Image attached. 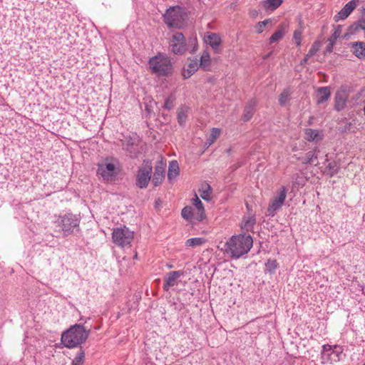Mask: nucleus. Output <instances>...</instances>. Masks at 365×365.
<instances>
[{
	"mask_svg": "<svg viewBox=\"0 0 365 365\" xmlns=\"http://www.w3.org/2000/svg\"><path fill=\"white\" fill-rule=\"evenodd\" d=\"M253 240L248 235H234L225 245V251L232 259H238L246 255L252 248Z\"/></svg>",
	"mask_w": 365,
	"mask_h": 365,
	"instance_id": "1",
	"label": "nucleus"
},
{
	"mask_svg": "<svg viewBox=\"0 0 365 365\" xmlns=\"http://www.w3.org/2000/svg\"><path fill=\"white\" fill-rule=\"evenodd\" d=\"M81 324H75L61 335L62 344L68 348H74L86 341L90 334Z\"/></svg>",
	"mask_w": 365,
	"mask_h": 365,
	"instance_id": "2",
	"label": "nucleus"
},
{
	"mask_svg": "<svg viewBox=\"0 0 365 365\" xmlns=\"http://www.w3.org/2000/svg\"><path fill=\"white\" fill-rule=\"evenodd\" d=\"M148 64L151 72L160 76H168L173 71L170 58L163 53H158L150 58Z\"/></svg>",
	"mask_w": 365,
	"mask_h": 365,
	"instance_id": "3",
	"label": "nucleus"
},
{
	"mask_svg": "<svg viewBox=\"0 0 365 365\" xmlns=\"http://www.w3.org/2000/svg\"><path fill=\"white\" fill-rule=\"evenodd\" d=\"M55 222L61 228L63 235L68 236L78 228L80 220L76 215L68 213L59 216Z\"/></svg>",
	"mask_w": 365,
	"mask_h": 365,
	"instance_id": "4",
	"label": "nucleus"
},
{
	"mask_svg": "<svg viewBox=\"0 0 365 365\" xmlns=\"http://www.w3.org/2000/svg\"><path fill=\"white\" fill-rule=\"evenodd\" d=\"M134 238V233L127 227H116L112 233V239L115 245L120 247L130 246Z\"/></svg>",
	"mask_w": 365,
	"mask_h": 365,
	"instance_id": "5",
	"label": "nucleus"
},
{
	"mask_svg": "<svg viewBox=\"0 0 365 365\" xmlns=\"http://www.w3.org/2000/svg\"><path fill=\"white\" fill-rule=\"evenodd\" d=\"M163 18L168 27L178 28L184 20V12L180 6L170 7L167 9Z\"/></svg>",
	"mask_w": 365,
	"mask_h": 365,
	"instance_id": "6",
	"label": "nucleus"
},
{
	"mask_svg": "<svg viewBox=\"0 0 365 365\" xmlns=\"http://www.w3.org/2000/svg\"><path fill=\"white\" fill-rule=\"evenodd\" d=\"M118 163L116 160H108L98 165L97 173L105 181H112L117 175Z\"/></svg>",
	"mask_w": 365,
	"mask_h": 365,
	"instance_id": "7",
	"label": "nucleus"
},
{
	"mask_svg": "<svg viewBox=\"0 0 365 365\" xmlns=\"http://www.w3.org/2000/svg\"><path fill=\"white\" fill-rule=\"evenodd\" d=\"M288 192L287 187L282 186L277 190L267 207V215L273 217L284 205Z\"/></svg>",
	"mask_w": 365,
	"mask_h": 365,
	"instance_id": "8",
	"label": "nucleus"
},
{
	"mask_svg": "<svg viewBox=\"0 0 365 365\" xmlns=\"http://www.w3.org/2000/svg\"><path fill=\"white\" fill-rule=\"evenodd\" d=\"M153 170L152 163L149 160H144L143 165L139 168L136 176V185L140 188L147 187L150 179Z\"/></svg>",
	"mask_w": 365,
	"mask_h": 365,
	"instance_id": "9",
	"label": "nucleus"
},
{
	"mask_svg": "<svg viewBox=\"0 0 365 365\" xmlns=\"http://www.w3.org/2000/svg\"><path fill=\"white\" fill-rule=\"evenodd\" d=\"M169 47L175 55H183L187 50L185 38L182 33L176 32L169 40Z\"/></svg>",
	"mask_w": 365,
	"mask_h": 365,
	"instance_id": "10",
	"label": "nucleus"
},
{
	"mask_svg": "<svg viewBox=\"0 0 365 365\" xmlns=\"http://www.w3.org/2000/svg\"><path fill=\"white\" fill-rule=\"evenodd\" d=\"M343 353L341 346L335 345L334 346L324 344L322 346V358L327 361H338L340 360Z\"/></svg>",
	"mask_w": 365,
	"mask_h": 365,
	"instance_id": "11",
	"label": "nucleus"
},
{
	"mask_svg": "<svg viewBox=\"0 0 365 365\" xmlns=\"http://www.w3.org/2000/svg\"><path fill=\"white\" fill-rule=\"evenodd\" d=\"M349 88L347 86H341L336 91L334 97V109L337 111H341L346 106V102L349 98Z\"/></svg>",
	"mask_w": 365,
	"mask_h": 365,
	"instance_id": "12",
	"label": "nucleus"
},
{
	"mask_svg": "<svg viewBox=\"0 0 365 365\" xmlns=\"http://www.w3.org/2000/svg\"><path fill=\"white\" fill-rule=\"evenodd\" d=\"M184 276V272L182 270L172 271L168 272L163 279V289L168 291L170 287H173L178 284L180 278Z\"/></svg>",
	"mask_w": 365,
	"mask_h": 365,
	"instance_id": "13",
	"label": "nucleus"
},
{
	"mask_svg": "<svg viewBox=\"0 0 365 365\" xmlns=\"http://www.w3.org/2000/svg\"><path fill=\"white\" fill-rule=\"evenodd\" d=\"M205 42L213 49L215 53L219 54L221 53L222 50L220 46L222 39L218 34L215 33H207Z\"/></svg>",
	"mask_w": 365,
	"mask_h": 365,
	"instance_id": "14",
	"label": "nucleus"
},
{
	"mask_svg": "<svg viewBox=\"0 0 365 365\" xmlns=\"http://www.w3.org/2000/svg\"><path fill=\"white\" fill-rule=\"evenodd\" d=\"M358 0H351L349 1L341 9V11L334 16V19L336 21H339V20H344L346 19L350 14L353 11V10L357 6Z\"/></svg>",
	"mask_w": 365,
	"mask_h": 365,
	"instance_id": "15",
	"label": "nucleus"
},
{
	"mask_svg": "<svg viewBox=\"0 0 365 365\" xmlns=\"http://www.w3.org/2000/svg\"><path fill=\"white\" fill-rule=\"evenodd\" d=\"M200 68L197 58L187 59V68L182 71V76L184 78H188L193 75L197 69Z\"/></svg>",
	"mask_w": 365,
	"mask_h": 365,
	"instance_id": "16",
	"label": "nucleus"
},
{
	"mask_svg": "<svg viewBox=\"0 0 365 365\" xmlns=\"http://www.w3.org/2000/svg\"><path fill=\"white\" fill-rule=\"evenodd\" d=\"M165 167L163 163H160L155 168L152 182L155 186H158L165 178Z\"/></svg>",
	"mask_w": 365,
	"mask_h": 365,
	"instance_id": "17",
	"label": "nucleus"
},
{
	"mask_svg": "<svg viewBox=\"0 0 365 365\" xmlns=\"http://www.w3.org/2000/svg\"><path fill=\"white\" fill-rule=\"evenodd\" d=\"M351 52L361 60H365V43L361 41L351 43Z\"/></svg>",
	"mask_w": 365,
	"mask_h": 365,
	"instance_id": "18",
	"label": "nucleus"
},
{
	"mask_svg": "<svg viewBox=\"0 0 365 365\" xmlns=\"http://www.w3.org/2000/svg\"><path fill=\"white\" fill-rule=\"evenodd\" d=\"M331 96L329 87H320L317 89V104H323L327 102Z\"/></svg>",
	"mask_w": 365,
	"mask_h": 365,
	"instance_id": "19",
	"label": "nucleus"
},
{
	"mask_svg": "<svg viewBox=\"0 0 365 365\" xmlns=\"http://www.w3.org/2000/svg\"><path fill=\"white\" fill-rule=\"evenodd\" d=\"M256 105L257 101L255 99H252L245 106L242 116L244 121H248L251 119L254 114Z\"/></svg>",
	"mask_w": 365,
	"mask_h": 365,
	"instance_id": "20",
	"label": "nucleus"
},
{
	"mask_svg": "<svg viewBox=\"0 0 365 365\" xmlns=\"http://www.w3.org/2000/svg\"><path fill=\"white\" fill-rule=\"evenodd\" d=\"M200 67L204 71H210L211 66V58L210 53L207 51H203L200 59Z\"/></svg>",
	"mask_w": 365,
	"mask_h": 365,
	"instance_id": "21",
	"label": "nucleus"
},
{
	"mask_svg": "<svg viewBox=\"0 0 365 365\" xmlns=\"http://www.w3.org/2000/svg\"><path fill=\"white\" fill-rule=\"evenodd\" d=\"M287 31V26L285 24H282L279 26L277 30L270 36L269 43H273L282 39Z\"/></svg>",
	"mask_w": 365,
	"mask_h": 365,
	"instance_id": "22",
	"label": "nucleus"
},
{
	"mask_svg": "<svg viewBox=\"0 0 365 365\" xmlns=\"http://www.w3.org/2000/svg\"><path fill=\"white\" fill-rule=\"evenodd\" d=\"M304 138L308 141H319L322 138L321 132L318 130L307 128L304 131Z\"/></svg>",
	"mask_w": 365,
	"mask_h": 365,
	"instance_id": "23",
	"label": "nucleus"
},
{
	"mask_svg": "<svg viewBox=\"0 0 365 365\" xmlns=\"http://www.w3.org/2000/svg\"><path fill=\"white\" fill-rule=\"evenodd\" d=\"M192 204L195 207V208L197 210V215L196 216V220L197 221H202L205 217V212H204V207L202 202L201 200L198 198L197 195H195V198L192 200Z\"/></svg>",
	"mask_w": 365,
	"mask_h": 365,
	"instance_id": "24",
	"label": "nucleus"
},
{
	"mask_svg": "<svg viewBox=\"0 0 365 365\" xmlns=\"http://www.w3.org/2000/svg\"><path fill=\"white\" fill-rule=\"evenodd\" d=\"M179 173L178 163L175 160H173L170 163L168 167V178L169 180H172L175 178Z\"/></svg>",
	"mask_w": 365,
	"mask_h": 365,
	"instance_id": "25",
	"label": "nucleus"
},
{
	"mask_svg": "<svg viewBox=\"0 0 365 365\" xmlns=\"http://www.w3.org/2000/svg\"><path fill=\"white\" fill-rule=\"evenodd\" d=\"M292 90L289 88L284 89L279 96V103L281 106H285L290 101Z\"/></svg>",
	"mask_w": 365,
	"mask_h": 365,
	"instance_id": "26",
	"label": "nucleus"
},
{
	"mask_svg": "<svg viewBox=\"0 0 365 365\" xmlns=\"http://www.w3.org/2000/svg\"><path fill=\"white\" fill-rule=\"evenodd\" d=\"M256 223L255 217L254 215L245 217L243 219L242 224V229L245 231L249 232L252 230Z\"/></svg>",
	"mask_w": 365,
	"mask_h": 365,
	"instance_id": "27",
	"label": "nucleus"
},
{
	"mask_svg": "<svg viewBox=\"0 0 365 365\" xmlns=\"http://www.w3.org/2000/svg\"><path fill=\"white\" fill-rule=\"evenodd\" d=\"M200 197L207 201H209L211 198L212 189L208 184H204L201 186L199 190Z\"/></svg>",
	"mask_w": 365,
	"mask_h": 365,
	"instance_id": "28",
	"label": "nucleus"
},
{
	"mask_svg": "<svg viewBox=\"0 0 365 365\" xmlns=\"http://www.w3.org/2000/svg\"><path fill=\"white\" fill-rule=\"evenodd\" d=\"M206 242V240L203 237H194L190 238L186 240L185 245L187 247H199L203 245Z\"/></svg>",
	"mask_w": 365,
	"mask_h": 365,
	"instance_id": "29",
	"label": "nucleus"
},
{
	"mask_svg": "<svg viewBox=\"0 0 365 365\" xmlns=\"http://www.w3.org/2000/svg\"><path fill=\"white\" fill-rule=\"evenodd\" d=\"M359 28L365 30V8L363 9L362 14L358 22L350 27L351 30L356 31Z\"/></svg>",
	"mask_w": 365,
	"mask_h": 365,
	"instance_id": "30",
	"label": "nucleus"
},
{
	"mask_svg": "<svg viewBox=\"0 0 365 365\" xmlns=\"http://www.w3.org/2000/svg\"><path fill=\"white\" fill-rule=\"evenodd\" d=\"M187 108H180L178 110V121L180 125H182L187 120Z\"/></svg>",
	"mask_w": 365,
	"mask_h": 365,
	"instance_id": "31",
	"label": "nucleus"
},
{
	"mask_svg": "<svg viewBox=\"0 0 365 365\" xmlns=\"http://www.w3.org/2000/svg\"><path fill=\"white\" fill-rule=\"evenodd\" d=\"M302 34H303V28L302 26L297 29L294 31L293 39L295 41V43L297 46H301L302 39Z\"/></svg>",
	"mask_w": 365,
	"mask_h": 365,
	"instance_id": "32",
	"label": "nucleus"
},
{
	"mask_svg": "<svg viewBox=\"0 0 365 365\" xmlns=\"http://www.w3.org/2000/svg\"><path fill=\"white\" fill-rule=\"evenodd\" d=\"M282 2V0H266L264 6L267 9L274 10L281 5Z\"/></svg>",
	"mask_w": 365,
	"mask_h": 365,
	"instance_id": "33",
	"label": "nucleus"
},
{
	"mask_svg": "<svg viewBox=\"0 0 365 365\" xmlns=\"http://www.w3.org/2000/svg\"><path fill=\"white\" fill-rule=\"evenodd\" d=\"M316 159H317V155L315 153V150L309 151L306 153L305 158L302 159V163L312 164Z\"/></svg>",
	"mask_w": 365,
	"mask_h": 365,
	"instance_id": "34",
	"label": "nucleus"
},
{
	"mask_svg": "<svg viewBox=\"0 0 365 365\" xmlns=\"http://www.w3.org/2000/svg\"><path fill=\"white\" fill-rule=\"evenodd\" d=\"M338 170H339V166H338L337 163L334 161L329 163L326 167V171L330 175H334L336 173H337Z\"/></svg>",
	"mask_w": 365,
	"mask_h": 365,
	"instance_id": "35",
	"label": "nucleus"
},
{
	"mask_svg": "<svg viewBox=\"0 0 365 365\" xmlns=\"http://www.w3.org/2000/svg\"><path fill=\"white\" fill-rule=\"evenodd\" d=\"M221 130L219 128H213L209 137V145H211L220 135Z\"/></svg>",
	"mask_w": 365,
	"mask_h": 365,
	"instance_id": "36",
	"label": "nucleus"
},
{
	"mask_svg": "<svg viewBox=\"0 0 365 365\" xmlns=\"http://www.w3.org/2000/svg\"><path fill=\"white\" fill-rule=\"evenodd\" d=\"M187 48H190V53H194L197 51L198 45L197 40L196 37H192L188 39V46Z\"/></svg>",
	"mask_w": 365,
	"mask_h": 365,
	"instance_id": "37",
	"label": "nucleus"
},
{
	"mask_svg": "<svg viewBox=\"0 0 365 365\" xmlns=\"http://www.w3.org/2000/svg\"><path fill=\"white\" fill-rule=\"evenodd\" d=\"M181 215L184 219H185L187 220H190L193 216V212H192V207H185L182 210Z\"/></svg>",
	"mask_w": 365,
	"mask_h": 365,
	"instance_id": "38",
	"label": "nucleus"
},
{
	"mask_svg": "<svg viewBox=\"0 0 365 365\" xmlns=\"http://www.w3.org/2000/svg\"><path fill=\"white\" fill-rule=\"evenodd\" d=\"M321 42L319 41H316L312 44V47L308 51V56H313L317 53V52L320 49Z\"/></svg>",
	"mask_w": 365,
	"mask_h": 365,
	"instance_id": "39",
	"label": "nucleus"
},
{
	"mask_svg": "<svg viewBox=\"0 0 365 365\" xmlns=\"http://www.w3.org/2000/svg\"><path fill=\"white\" fill-rule=\"evenodd\" d=\"M85 356V353L80 350L73 360L72 365H81Z\"/></svg>",
	"mask_w": 365,
	"mask_h": 365,
	"instance_id": "40",
	"label": "nucleus"
},
{
	"mask_svg": "<svg viewBox=\"0 0 365 365\" xmlns=\"http://www.w3.org/2000/svg\"><path fill=\"white\" fill-rule=\"evenodd\" d=\"M342 31V26L340 25L336 26L334 28V31L330 38L329 39V41H334L335 42L336 40L340 36Z\"/></svg>",
	"mask_w": 365,
	"mask_h": 365,
	"instance_id": "41",
	"label": "nucleus"
},
{
	"mask_svg": "<svg viewBox=\"0 0 365 365\" xmlns=\"http://www.w3.org/2000/svg\"><path fill=\"white\" fill-rule=\"evenodd\" d=\"M174 101L175 98L172 96L167 98L163 106L164 108L167 110L172 109L174 107Z\"/></svg>",
	"mask_w": 365,
	"mask_h": 365,
	"instance_id": "42",
	"label": "nucleus"
},
{
	"mask_svg": "<svg viewBox=\"0 0 365 365\" xmlns=\"http://www.w3.org/2000/svg\"><path fill=\"white\" fill-rule=\"evenodd\" d=\"M266 267L269 272L274 271L277 267V262L274 259H268L266 262Z\"/></svg>",
	"mask_w": 365,
	"mask_h": 365,
	"instance_id": "43",
	"label": "nucleus"
},
{
	"mask_svg": "<svg viewBox=\"0 0 365 365\" xmlns=\"http://www.w3.org/2000/svg\"><path fill=\"white\" fill-rule=\"evenodd\" d=\"M269 20H264L263 21H260L256 26V31L257 33L260 34L264 31V28L268 24Z\"/></svg>",
	"mask_w": 365,
	"mask_h": 365,
	"instance_id": "44",
	"label": "nucleus"
},
{
	"mask_svg": "<svg viewBox=\"0 0 365 365\" xmlns=\"http://www.w3.org/2000/svg\"><path fill=\"white\" fill-rule=\"evenodd\" d=\"M335 42L329 41V44L327 46V51L331 52L333 49V46Z\"/></svg>",
	"mask_w": 365,
	"mask_h": 365,
	"instance_id": "45",
	"label": "nucleus"
},
{
	"mask_svg": "<svg viewBox=\"0 0 365 365\" xmlns=\"http://www.w3.org/2000/svg\"><path fill=\"white\" fill-rule=\"evenodd\" d=\"M311 57H312V56H308V53H307V54L305 56V57L304 58V59L302 61V64H305V63L307 62L308 59H309V58H311Z\"/></svg>",
	"mask_w": 365,
	"mask_h": 365,
	"instance_id": "46",
	"label": "nucleus"
},
{
	"mask_svg": "<svg viewBox=\"0 0 365 365\" xmlns=\"http://www.w3.org/2000/svg\"><path fill=\"white\" fill-rule=\"evenodd\" d=\"M168 268H173V266L172 264H169V265H168Z\"/></svg>",
	"mask_w": 365,
	"mask_h": 365,
	"instance_id": "47",
	"label": "nucleus"
},
{
	"mask_svg": "<svg viewBox=\"0 0 365 365\" xmlns=\"http://www.w3.org/2000/svg\"><path fill=\"white\" fill-rule=\"evenodd\" d=\"M364 115H365V106H364Z\"/></svg>",
	"mask_w": 365,
	"mask_h": 365,
	"instance_id": "48",
	"label": "nucleus"
}]
</instances>
